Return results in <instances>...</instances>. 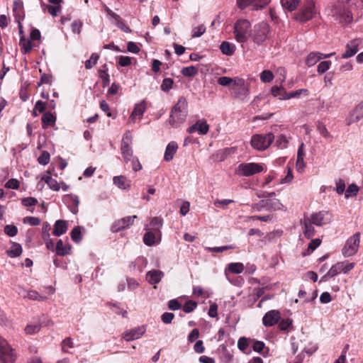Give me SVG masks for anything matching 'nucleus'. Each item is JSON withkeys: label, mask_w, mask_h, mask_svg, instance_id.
<instances>
[{"label": "nucleus", "mask_w": 363, "mask_h": 363, "mask_svg": "<svg viewBox=\"0 0 363 363\" xmlns=\"http://www.w3.org/2000/svg\"><path fill=\"white\" fill-rule=\"evenodd\" d=\"M187 116V101L181 96L177 103L173 106L169 116V123L173 127H178L183 123Z\"/></svg>", "instance_id": "obj_1"}, {"label": "nucleus", "mask_w": 363, "mask_h": 363, "mask_svg": "<svg viewBox=\"0 0 363 363\" xmlns=\"http://www.w3.org/2000/svg\"><path fill=\"white\" fill-rule=\"evenodd\" d=\"M270 33V26L268 23L262 21L254 26L250 33V37L255 44L260 45L269 38Z\"/></svg>", "instance_id": "obj_2"}, {"label": "nucleus", "mask_w": 363, "mask_h": 363, "mask_svg": "<svg viewBox=\"0 0 363 363\" xmlns=\"http://www.w3.org/2000/svg\"><path fill=\"white\" fill-rule=\"evenodd\" d=\"M230 95L233 98L241 101L247 100L250 91L245 81L239 77H235L233 81V85L230 89Z\"/></svg>", "instance_id": "obj_3"}, {"label": "nucleus", "mask_w": 363, "mask_h": 363, "mask_svg": "<svg viewBox=\"0 0 363 363\" xmlns=\"http://www.w3.org/2000/svg\"><path fill=\"white\" fill-rule=\"evenodd\" d=\"M233 33L235 40L240 43H245L250 36L251 23L248 20L239 19L234 24Z\"/></svg>", "instance_id": "obj_4"}, {"label": "nucleus", "mask_w": 363, "mask_h": 363, "mask_svg": "<svg viewBox=\"0 0 363 363\" xmlns=\"http://www.w3.org/2000/svg\"><path fill=\"white\" fill-rule=\"evenodd\" d=\"M274 140L273 133H269L267 135L255 134L251 139V145L258 151H263L267 149Z\"/></svg>", "instance_id": "obj_5"}, {"label": "nucleus", "mask_w": 363, "mask_h": 363, "mask_svg": "<svg viewBox=\"0 0 363 363\" xmlns=\"http://www.w3.org/2000/svg\"><path fill=\"white\" fill-rule=\"evenodd\" d=\"M262 164L255 162L241 163L235 169V174L240 177H250L262 172Z\"/></svg>", "instance_id": "obj_6"}, {"label": "nucleus", "mask_w": 363, "mask_h": 363, "mask_svg": "<svg viewBox=\"0 0 363 363\" xmlns=\"http://www.w3.org/2000/svg\"><path fill=\"white\" fill-rule=\"evenodd\" d=\"M282 207V203L277 199L261 200L258 203L252 205V209L257 211H261L262 210L275 211L281 210Z\"/></svg>", "instance_id": "obj_7"}, {"label": "nucleus", "mask_w": 363, "mask_h": 363, "mask_svg": "<svg viewBox=\"0 0 363 363\" xmlns=\"http://www.w3.org/2000/svg\"><path fill=\"white\" fill-rule=\"evenodd\" d=\"M360 233L359 232L354 233L346 242L345 245L342 250L344 257H351L355 255L359 246Z\"/></svg>", "instance_id": "obj_8"}, {"label": "nucleus", "mask_w": 363, "mask_h": 363, "mask_svg": "<svg viewBox=\"0 0 363 363\" xmlns=\"http://www.w3.org/2000/svg\"><path fill=\"white\" fill-rule=\"evenodd\" d=\"M16 355L7 341L0 337V362L1 363H13Z\"/></svg>", "instance_id": "obj_9"}, {"label": "nucleus", "mask_w": 363, "mask_h": 363, "mask_svg": "<svg viewBox=\"0 0 363 363\" xmlns=\"http://www.w3.org/2000/svg\"><path fill=\"white\" fill-rule=\"evenodd\" d=\"M315 13V3L312 0H308L296 14L295 18L300 22H305L311 19Z\"/></svg>", "instance_id": "obj_10"}, {"label": "nucleus", "mask_w": 363, "mask_h": 363, "mask_svg": "<svg viewBox=\"0 0 363 363\" xmlns=\"http://www.w3.org/2000/svg\"><path fill=\"white\" fill-rule=\"evenodd\" d=\"M133 138L130 131L125 132L123 135L121 142V152L125 162L130 161L133 156V150L131 147Z\"/></svg>", "instance_id": "obj_11"}, {"label": "nucleus", "mask_w": 363, "mask_h": 363, "mask_svg": "<svg viewBox=\"0 0 363 363\" xmlns=\"http://www.w3.org/2000/svg\"><path fill=\"white\" fill-rule=\"evenodd\" d=\"M309 221L317 226H322L331 221L332 216L328 211H319L312 213L309 218H306Z\"/></svg>", "instance_id": "obj_12"}, {"label": "nucleus", "mask_w": 363, "mask_h": 363, "mask_svg": "<svg viewBox=\"0 0 363 363\" xmlns=\"http://www.w3.org/2000/svg\"><path fill=\"white\" fill-rule=\"evenodd\" d=\"M137 218V216H126L115 221L111 226V231L113 233L118 232L125 228H130L134 223V220Z\"/></svg>", "instance_id": "obj_13"}, {"label": "nucleus", "mask_w": 363, "mask_h": 363, "mask_svg": "<svg viewBox=\"0 0 363 363\" xmlns=\"http://www.w3.org/2000/svg\"><path fill=\"white\" fill-rule=\"evenodd\" d=\"M268 1V0H236L238 7L242 10L250 5H253L254 10H259L264 8Z\"/></svg>", "instance_id": "obj_14"}, {"label": "nucleus", "mask_w": 363, "mask_h": 363, "mask_svg": "<svg viewBox=\"0 0 363 363\" xmlns=\"http://www.w3.org/2000/svg\"><path fill=\"white\" fill-rule=\"evenodd\" d=\"M281 318L280 312L278 310H271L265 313L262 318L263 325L271 327L277 324Z\"/></svg>", "instance_id": "obj_15"}, {"label": "nucleus", "mask_w": 363, "mask_h": 363, "mask_svg": "<svg viewBox=\"0 0 363 363\" xmlns=\"http://www.w3.org/2000/svg\"><path fill=\"white\" fill-rule=\"evenodd\" d=\"M209 130V125L205 119L198 120L195 124L187 128L189 133L198 132L199 135H206Z\"/></svg>", "instance_id": "obj_16"}, {"label": "nucleus", "mask_w": 363, "mask_h": 363, "mask_svg": "<svg viewBox=\"0 0 363 363\" xmlns=\"http://www.w3.org/2000/svg\"><path fill=\"white\" fill-rule=\"evenodd\" d=\"M361 43L359 39H354L346 45V50L342 54V58L346 59L354 55L359 50L358 47Z\"/></svg>", "instance_id": "obj_17"}, {"label": "nucleus", "mask_w": 363, "mask_h": 363, "mask_svg": "<svg viewBox=\"0 0 363 363\" xmlns=\"http://www.w3.org/2000/svg\"><path fill=\"white\" fill-rule=\"evenodd\" d=\"M145 327L140 326L125 332L123 335V338L128 342L132 341L140 338L145 333Z\"/></svg>", "instance_id": "obj_18"}, {"label": "nucleus", "mask_w": 363, "mask_h": 363, "mask_svg": "<svg viewBox=\"0 0 363 363\" xmlns=\"http://www.w3.org/2000/svg\"><path fill=\"white\" fill-rule=\"evenodd\" d=\"M19 289L20 291H18V294L24 298L39 301H43L47 299L46 296L40 295L36 291H27L23 288H20Z\"/></svg>", "instance_id": "obj_19"}, {"label": "nucleus", "mask_w": 363, "mask_h": 363, "mask_svg": "<svg viewBox=\"0 0 363 363\" xmlns=\"http://www.w3.org/2000/svg\"><path fill=\"white\" fill-rule=\"evenodd\" d=\"M350 7L349 9H344L342 11L340 12V18L341 22H344L345 23H350L353 20V13L352 10L355 9L356 7H359L362 5L357 4L353 5L352 6L347 5Z\"/></svg>", "instance_id": "obj_20"}, {"label": "nucleus", "mask_w": 363, "mask_h": 363, "mask_svg": "<svg viewBox=\"0 0 363 363\" xmlns=\"http://www.w3.org/2000/svg\"><path fill=\"white\" fill-rule=\"evenodd\" d=\"M342 267V262H337L335 264H333L329 271L321 277L320 282L321 281H326L330 278H333L338 274L342 272V269L341 267Z\"/></svg>", "instance_id": "obj_21"}, {"label": "nucleus", "mask_w": 363, "mask_h": 363, "mask_svg": "<svg viewBox=\"0 0 363 363\" xmlns=\"http://www.w3.org/2000/svg\"><path fill=\"white\" fill-rule=\"evenodd\" d=\"M363 118V102L359 103L350 114L347 125L357 122Z\"/></svg>", "instance_id": "obj_22"}, {"label": "nucleus", "mask_w": 363, "mask_h": 363, "mask_svg": "<svg viewBox=\"0 0 363 363\" xmlns=\"http://www.w3.org/2000/svg\"><path fill=\"white\" fill-rule=\"evenodd\" d=\"M164 277V272L160 270H151L147 272L146 278L150 284H158Z\"/></svg>", "instance_id": "obj_23"}, {"label": "nucleus", "mask_w": 363, "mask_h": 363, "mask_svg": "<svg viewBox=\"0 0 363 363\" xmlns=\"http://www.w3.org/2000/svg\"><path fill=\"white\" fill-rule=\"evenodd\" d=\"M68 229L67 221L64 220H57L53 228L52 234L55 236H60L65 233Z\"/></svg>", "instance_id": "obj_24"}, {"label": "nucleus", "mask_w": 363, "mask_h": 363, "mask_svg": "<svg viewBox=\"0 0 363 363\" xmlns=\"http://www.w3.org/2000/svg\"><path fill=\"white\" fill-rule=\"evenodd\" d=\"M66 201L69 203V207L72 213L76 214L78 212V206L79 204V199L76 195H67L65 196Z\"/></svg>", "instance_id": "obj_25"}, {"label": "nucleus", "mask_w": 363, "mask_h": 363, "mask_svg": "<svg viewBox=\"0 0 363 363\" xmlns=\"http://www.w3.org/2000/svg\"><path fill=\"white\" fill-rule=\"evenodd\" d=\"M177 148L178 145L176 142H170L166 147L164 160L167 162L171 161L173 159L174 155L176 153Z\"/></svg>", "instance_id": "obj_26"}, {"label": "nucleus", "mask_w": 363, "mask_h": 363, "mask_svg": "<svg viewBox=\"0 0 363 363\" xmlns=\"http://www.w3.org/2000/svg\"><path fill=\"white\" fill-rule=\"evenodd\" d=\"M146 109V104L145 101L135 104V108L129 118V120L134 122L136 116L142 117Z\"/></svg>", "instance_id": "obj_27"}, {"label": "nucleus", "mask_w": 363, "mask_h": 363, "mask_svg": "<svg viewBox=\"0 0 363 363\" xmlns=\"http://www.w3.org/2000/svg\"><path fill=\"white\" fill-rule=\"evenodd\" d=\"M43 128L46 129L55 125L56 117L50 111L45 113L42 116Z\"/></svg>", "instance_id": "obj_28"}, {"label": "nucleus", "mask_w": 363, "mask_h": 363, "mask_svg": "<svg viewBox=\"0 0 363 363\" xmlns=\"http://www.w3.org/2000/svg\"><path fill=\"white\" fill-rule=\"evenodd\" d=\"M301 224L303 225V234L305 237L308 239L311 238L315 234V229L312 225L313 224L306 218V217H304Z\"/></svg>", "instance_id": "obj_29"}, {"label": "nucleus", "mask_w": 363, "mask_h": 363, "mask_svg": "<svg viewBox=\"0 0 363 363\" xmlns=\"http://www.w3.org/2000/svg\"><path fill=\"white\" fill-rule=\"evenodd\" d=\"M55 252L59 256L69 255L71 252V246L69 244L64 245L62 240H59L56 244Z\"/></svg>", "instance_id": "obj_30"}, {"label": "nucleus", "mask_w": 363, "mask_h": 363, "mask_svg": "<svg viewBox=\"0 0 363 363\" xmlns=\"http://www.w3.org/2000/svg\"><path fill=\"white\" fill-rule=\"evenodd\" d=\"M220 50L223 54L231 56L235 51V45L228 41H223L220 45Z\"/></svg>", "instance_id": "obj_31"}, {"label": "nucleus", "mask_w": 363, "mask_h": 363, "mask_svg": "<svg viewBox=\"0 0 363 363\" xmlns=\"http://www.w3.org/2000/svg\"><path fill=\"white\" fill-rule=\"evenodd\" d=\"M320 59H322V53L319 52H312L309 53L306 59V64L308 67L315 65Z\"/></svg>", "instance_id": "obj_32"}, {"label": "nucleus", "mask_w": 363, "mask_h": 363, "mask_svg": "<svg viewBox=\"0 0 363 363\" xmlns=\"http://www.w3.org/2000/svg\"><path fill=\"white\" fill-rule=\"evenodd\" d=\"M113 184L118 188L125 189L130 186V181L128 180L125 176H116L113 179Z\"/></svg>", "instance_id": "obj_33"}, {"label": "nucleus", "mask_w": 363, "mask_h": 363, "mask_svg": "<svg viewBox=\"0 0 363 363\" xmlns=\"http://www.w3.org/2000/svg\"><path fill=\"white\" fill-rule=\"evenodd\" d=\"M157 236H161V235H158L155 233L152 230H150L147 233H145L143 236V242L147 246H152L155 243V240Z\"/></svg>", "instance_id": "obj_34"}, {"label": "nucleus", "mask_w": 363, "mask_h": 363, "mask_svg": "<svg viewBox=\"0 0 363 363\" xmlns=\"http://www.w3.org/2000/svg\"><path fill=\"white\" fill-rule=\"evenodd\" d=\"M271 94L274 97H278L280 100H286V96H288V93L282 86H274L271 89Z\"/></svg>", "instance_id": "obj_35"}, {"label": "nucleus", "mask_w": 363, "mask_h": 363, "mask_svg": "<svg viewBox=\"0 0 363 363\" xmlns=\"http://www.w3.org/2000/svg\"><path fill=\"white\" fill-rule=\"evenodd\" d=\"M22 253V247L20 244L13 242L9 250H7V255L10 257H17Z\"/></svg>", "instance_id": "obj_36"}, {"label": "nucleus", "mask_w": 363, "mask_h": 363, "mask_svg": "<svg viewBox=\"0 0 363 363\" xmlns=\"http://www.w3.org/2000/svg\"><path fill=\"white\" fill-rule=\"evenodd\" d=\"M150 229L152 230L155 233L161 235L160 228L162 226V219L159 217H154L151 219Z\"/></svg>", "instance_id": "obj_37"}, {"label": "nucleus", "mask_w": 363, "mask_h": 363, "mask_svg": "<svg viewBox=\"0 0 363 363\" xmlns=\"http://www.w3.org/2000/svg\"><path fill=\"white\" fill-rule=\"evenodd\" d=\"M103 67H104V69H99V77L102 80V86H103V87H106L110 83V77H109V74L107 72V71H108L107 65L105 64L103 66Z\"/></svg>", "instance_id": "obj_38"}, {"label": "nucleus", "mask_w": 363, "mask_h": 363, "mask_svg": "<svg viewBox=\"0 0 363 363\" xmlns=\"http://www.w3.org/2000/svg\"><path fill=\"white\" fill-rule=\"evenodd\" d=\"M301 0H281L282 6L287 10L292 11H294Z\"/></svg>", "instance_id": "obj_39"}, {"label": "nucleus", "mask_w": 363, "mask_h": 363, "mask_svg": "<svg viewBox=\"0 0 363 363\" xmlns=\"http://www.w3.org/2000/svg\"><path fill=\"white\" fill-rule=\"evenodd\" d=\"M42 180H43L51 189L54 191L60 190V184L56 179L52 178L51 177L44 176L43 177Z\"/></svg>", "instance_id": "obj_40"}, {"label": "nucleus", "mask_w": 363, "mask_h": 363, "mask_svg": "<svg viewBox=\"0 0 363 363\" xmlns=\"http://www.w3.org/2000/svg\"><path fill=\"white\" fill-rule=\"evenodd\" d=\"M228 269L234 274H240L244 270V265L240 262H233L228 264Z\"/></svg>", "instance_id": "obj_41"}, {"label": "nucleus", "mask_w": 363, "mask_h": 363, "mask_svg": "<svg viewBox=\"0 0 363 363\" xmlns=\"http://www.w3.org/2000/svg\"><path fill=\"white\" fill-rule=\"evenodd\" d=\"M181 73L185 77H193L198 74V69L194 66L186 67L182 69Z\"/></svg>", "instance_id": "obj_42"}, {"label": "nucleus", "mask_w": 363, "mask_h": 363, "mask_svg": "<svg viewBox=\"0 0 363 363\" xmlns=\"http://www.w3.org/2000/svg\"><path fill=\"white\" fill-rule=\"evenodd\" d=\"M19 45L21 46L22 52L25 54L30 52L33 48L30 40H26L23 36L21 37Z\"/></svg>", "instance_id": "obj_43"}, {"label": "nucleus", "mask_w": 363, "mask_h": 363, "mask_svg": "<svg viewBox=\"0 0 363 363\" xmlns=\"http://www.w3.org/2000/svg\"><path fill=\"white\" fill-rule=\"evenodd\" d=\"M72 240L78 243L82 239V235L80 230V227L77 226L72 229L70 233Z\"/></svg>", "instance_id": "obj_44"}, {"label": "nucleus", "mask_w": 363, "mask_h": 363, "mask_svg": "<svg viewBox=\"0 0 363 363\" xmlns=\"http://www.w3.org/2000/svg\"><path fill=\"white\" fill-rule=\"evenodd\" d=\"M358 191H359V187L354 184H351L348 186V187L345 193V197L346 199H348L350 196H356L357 194L358 193Z\"/></svg>", "instance_id": "obj_45"}, {"label": "nucleus", "mask_w": 363, "mask_h": 363, "mask_svg": "<svg viewBox=\"0 0 363 363\" xmlns=\"http://www.w3.org/2000/svg\"><path fill=\"white\" fill-rule=\"evenodd\" d=\"M321 244V240L319 238H315L312 240L308 244L307 252H304L303 255H309L311 252H313Z\"/></svg>", "instance_id": "obj_46"}, {"label": "nucleus", "mask_w": 363, "mask_h": 363, "mask_svg": "<svg viewBox=\"0 0 363 363\" xmlns=\"http://www.w3.org/2000/svg\"><path fill=\"white\" fill-rule=\"evenodd\" d=\"M316 128L317 130L320 133V134L323 135L325 138H328L331 137L326 126L322 122L318 121L316 124Z\"/></svg>", "instance_id": "obj_47"}, {"label": "nucleus", "mask_w": 363, "mask_h": 363, "mask_svg": "<svg viewBox=\"0 0 363 363\" xmlns=\"http://www.w3.org/2000/svg\"><path fill=\"white\" fill-rule=\"evenodd\" d=\"M174 80L172 78L164 79L160 86L161 90L168 92L172 88Z\"/></svg>", "instance_id": "obj_48"}, {"label": "nucleus", "mask_w": 363, "mask_h": 363, "mask_svg": "<svg viewBox=\"0 0 363 363\" xmlns=\"http://www.w3.org/2000/svg\"><path fill=\"white\" fill-rule=\"evenodd\" d=\"M99 58V56L96 53H92L90 58L85 62L86 69L92 68L96 63Z\"/></svg>", "instance_id": "obj_49"}, {"label": "nucleus", "mask_w": 363, "mask_h": 363, "mask_svg": "<svg viewBox=\"0 0 363 363\" xmlns=\"http://www.w3.org/2000/svg\"><path fill=\"white\" fill-rule=\"evenodd\" d=\"M42 6L46 7L48 11L52 16H57L58 13L61 11V6H52V5H45L43 1H41Z\"/></svg>", "instance_id": "obj_50"}, {"label": "nucleus", "mask_w": 363, "mask_h": 363, "mask_svg": "<svg viewBox=\"0 0 363 363\" xmlns=\"http://www.w3.org/2000/svg\"><path fill=\"white\" fill-rule=\"evenodd\" d=\"M235 246L233 245H225V246H221V247H206V250L208 252H223L225 250H230V249H235Z\"/></svg>", "instance_id": "obj_51"}, {"label": "nucleus", "mask_w": 363, "mask_h": 363, "mask_svg": "<svg viewBox=\"0 0 363 363\" xmlns=\"http://www.w3.org/2000/svg\"><path fill=\"white\" fill-rule=\"evenodd\" d=\"M62 350L64 352H69L68 349L74 347V342L71 337H67L62 342Z\"/></svg>", "instance_id": "obj_52"}, {"label": "nucleus", "mask_w": 363, "mask_h": 363, "mask_svg": "<svg viewBox=\"0 0 363 363\" xmlns=\"http://www.w3.org/2000/svg\"><path fill=\"white\" fill-rule=\"evenodd\" d=\"M234 79L228 77H220L218 79V84L223 86H232L233 85Z\"/></svg>", "instance_id": "obj_53"}, {"label": "nucleus", "mask_w": 363, "mask_h": 363, "mask_svg": "<svg viewBox=\"0 0 363 363\" xmlns=\"http://www.w3.org/2000/svg\"><path fill=\"white\" fill-rule=\"evenodd\" d=\"M288 140L284 135H280L277 137L276 140V146L280 149H284L287 147Z\"/></svg>", "instance_id": "obj_54"}, {"label": "nucleus", "mask_w": 363, "mask_h": 363, "mask_svg": "<svg viewBox=\"0 0 363 363\" xmlns=\"http://www.w3.org/2000/svg\"><path fill=\"white\" fill-rule=\"evenodd\" d=\"M274 78L272 72L269 70H264L260 74V79L262 82L267 83L270 82Z\"/></svg>", "instance_id": "obj_55"}, {"label": "nucleus", "mask_w": 363, "mask_h": 363, "mask_svg": "<svg viewBox=\"0 0 363 363\" xmlns=\"http://www.w3.org/2000/svg\"><path fill=\"white\" fill-rule=\"evenodd\" d=\"M330 61H323L318 65L317 71L320 74H323L330 69Z\"/></svg>", "instance_id": "obj_56"}, {"label": "nucleus", "mask_w": 363, "mask_h": 363, "mask_svg": "<svg viewBox=\"0 0 363 363\" xmlns=\"http://www.w3.org/2000/svg\"><path fill=\"white\" fill-rule=\"evenodd\" d=\"M197 303L196 302L194 301H187L185 305L182 307V309L184 312L186 313H189L194 311V309L196 308Z\"/></svg>", "instance_id": "obj_57"}, {"label": "nucleus", "mask_w": 363, "mask_h": 363, "mask_svg": "<svg viewBox=\"0 0 363 363\" xmlns=\"http://www.w3.org/2000/svg\"><path fill=\"white\" fill-rule=\"evenodd\" d=\"M4 233L9 237H13L17 234L18 228L13 225H6L4 227Z\"/></svg>", "instance_id": "obj_58"}, {"label": "nucleus", "mask_w": 363, "mask_h": 363, "mask_svg": "<svg viewBox=\"0 0 363 363\" xmlns=\"http://www.w3.org/2000/svg\"><path fill=\"white\" fill-rule=\"evenodd\" d=\"M50 159V154L47 151H44L38 158V161L40 164L46 165L49 163Z\"/></svg>", "instance_id": "obj_59"}, {"label": "nucleus", "mask_w": 363, "mask_h": 363, "mask_svg": "<svg viewBox=\"0 0 363 363\" xmlns=\"http://www.w3.org/2000/svg\"><path fill=\"white\" fill-rule=\"evenodd\" d=\"M23 223H28L33 226H36L40 225V219L37 217L28 216L23 218Z\"/></svg>", "instance_id": "obj_60"}, {"label": "nucleus", "mask_w": 363, "mask_h": 363, "mask_svg": "<svg viewBox=\"0 0 363 363\" xmlns=\"http://www.w3.org/2000/svg\"><path fill=\"white\" fill-rule=\"evenodd\" d=\"M206 31V27L203 25H200L193 29V38H199Z\"/></svg>", "instance_id": "obj_61"}, {"label": "nucleus", "mask_w": 363, "mask_h": 363, "mask_svg": "<svg viewBox=\"0 0 363 363\" xmlns=\"http://www.w3.org/2000/svg\"><path fill=\"white\" fill-rule=\"evenodd\" d=\"M21 203L24 206H35L38 203V200L33 197H27L24 198L21 200Z\"/></svg>", "instance_id": "obj_62"}, {"label": "nucleus", "mask_w": 363, "mask_h": 363, "mask_svg": "<svg viewBox=\"0 0 363 363\" xmlns=\"http://www.w3.org/2000/svg\"><path fill=\"white\" fill-rule=\"evenodd\" d=\"M174 318L172 313L165 312L161 315L162 321L165 324H170Z\"/></svg>", "instance_id": "obj_63"}, {"label": "nucleus", "mask_w": 363, "mask_h": 363, "mask_svg": "<svg viewBox=\"0 0 363 363\" xmlns=\"http://www.w3.org/2000/svg\"><path fill=\"white\" fill-rule=\"evenodd\" d=\"M50 225L48 222H44L42 227L43 239H48L50 237Z\"/></svg>", "instance_id": "obj_64"}]
</instances>
